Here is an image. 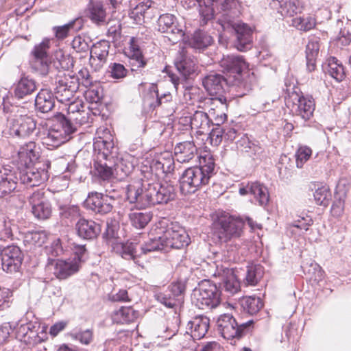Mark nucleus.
<instances>
[{"mask_svg":"<svg viewBox=\"0 0 351 351\" xmlns=\"http://www.w3.org/2000/svg\"><path fill=\"white\" fill-rule=\"evenodd\" d=\"M140 184L129 185L127 199L130 203H137L141 207L167 204L175 197L174 186L167 182L163 184L148 183L143 181Z\"/></svg>","mask_w":351,"mask_h":351,"instance_id":"nucleus-1","label":"nucleus"},{"mask_svg":"<svg viewBox=\"0 0 351 351\" xmlns=\"http://www.w3.org/2000/svg\"><path fill=\"white\" fill-rule=\"evenodd\" d=\"M215 167L213 155H199V166L186 169L180 180L182 193H194L202 186L208 184L215 173Z\"/></svg>","mask_w":351,"mask_h":351,"instance_id":"nucleus-2","label":"nucleus"},{"mask_svg":"<svg viewBox=\"0 0 351 351\" xmlns=\"http://www.w3.org/2000/svg\"><path fill=\"white\" fill-rule=\"evenodd\" d=\"M126 158L118 155H97L94 159V169L97 175L103 180H109L120 172L128 175L133 169L132 161L124 163Z\"/></svg>","mask_w":351,"mask_h":351,"instance_id":"nucleus-3","label":"nucleus"},{"mask_svg":"<svg viewBox=\"0 0 351 351\" xmlns=\"http://www.w3.org/2000/svg\"><path fill=\"white\" fill-rule=\"evenodd\" d=\"M155 231L160 234L167 251L172 248L180 249L190 243L189 234L177 223L167 224L165 221H160L156 225Z\"/></svg>","mask_w":351,"mask_h":351,"instance_id":"nucleus-4","label":"nucleus"},{"mask_svg":"<svg viewBox=\"0 0 351 351\" xmlns=\"http://www.w3.org/2000/svg\"><path fill=\"white\" fill-rule=\"evenodd\" d=\"M83 108L84 106L80 101L70 102L67 109L69 117L67 119L62 116L58 118L57 123L51 127L48 139H50L51 137L56 139L58 143L60 144L62 142V139L63 138H66V136L74 132L75 128L72 125L71 120L73 119L76 123L82 124V121L77 116H75V114L77 113V115L80 114L81 112H83Z\"/></svg>","mask_w":351,"mask_h":351,"instance_id":"nucleus-5","label":"nucleus"},{"mask_svg":"<svg viewBox=\"0 0 351 351\" xmlns=\"http://www.w3.org/2000/svg\"><path fill=\"white\" fill-rule=\"evenodd\" d=\"M220 291L210 280H203L193 290L192 303L199 309L216 308L221 302Z\"/></svg>","mask_w":351,"mask_h":351,"instance_id":"nucleus-6","label":"nucleus"},{"mask_svg":"<svg viewBox=\"0 0 351 351\" xmlns=\"http://www.w3.org/2000/svg\"><path fill=\"white\" fill-rule=\"evenodd\" d=\"M244 224L243 219L228 214L219 216L214 223L216 233L219 239L223 242L241 237Z\"/></svg>","mask_w":351,"mask_h":351,"instance_id":"nucleus-7","label":"nucleus"},{"mask_svg":"<svg viewBox=\"0 0 351 351\" xmlns=\"http://www.w3.org/2000/svg\"><path fill=\"white\" fill-rule=\"evenodd\" d=\"M175 66L178 73L182 75L179 77L177 74L169 71L166 68L165 70L170 78L171 82L177 90L178 86L184 82L191 75L193 74L197 69V62L195 58L189 54V53L182 49L180 51L175 60Z\"/></svg>","mask_w":351,"mask_h":351,"instance_id":"nucleus-8","label":"nucleus"},{"mask_svg":"<svg viewBox=\"0 0 351 351\" xmlns=\"http://www.w3.org/2000/svg\"><path fill=\"white\" fill-rule=\"evenodd\" d=\"M252 324L253 320L238 323L232 315L223 314L217 319V328L224 339H239L250 329Z\"/></svg>","mask_w":351,"mask_h":351,"instance_id":"nucleus-9","label":"nucleus"},{"mask_svg":"<svg viewBox=\"0 0 351 351\" xmlns=\"http://www.w3.org/2000/svg\"><path fill=\"white\" fill-rule=\"evenodd\" d=\"M114 190L105 193L91 192L89 193L84 204L88 209L91 210L96 214L106 215L110 213L113 208L115 202L114 195H112Z\"/></svg>","mask_w":351,"mask_h":351,"instance_id":"nucleus-10","label":"nucleus"},{"mask_svg":"<svg viewBox=\"0 0 351 351\" xmlns=\"http://www.w3.org/2000/svg\"><path fill=\"white\" fill-rule=\"evenodd\" d=\"M219 63L221 71L239 86L241 73L247 67L243 57L239 55L223 56Z\"/></svg>","mask_w":351,"mask_h":351,"instance_id":"nucleus-11","label":"nucleus"},{"mask_svg":"<svg viewBox=\"0 0 351 351\" xmlns=\"http://www.w3.org/2000/svg\"><path fill=\"white\" fill-rule=\"evenodd\" d=\"M51 46V39L45 38L36 44L31 51L32 67L40 74L45 75L49 72V64L47 60V52Z\"/></svg>","mask_w":351,"mask_h":351,"instance_id":"nucleus-12","label":"nucleus"},{"mask_svg":"<svg viewBox=\"0 0 351 351\" xmlns=\"http://www.w3.org/2000/svg\"><path fill=\"white\" fill-rule=\"evenodd\" d=\"M158 237L150 239L145 244L138 245H134L131 243L129 245L123 247V252L122 256L126 259H135L136 257L140 256L142 254H146L148 252L155 251H165L166 248L162 242V239H160V234H158Z\"/></svg>","mask_w":351,"mask_h":351,"instance_id":"nucleus-13","label":"nucleus"},{"mask_svg":"<svg viewBox=\"0 0 351 351\" xmlns=\"http://www.w3.org/2000/svg\"><path fill=\"white\" fill-rule=\"evenodd\" d=\"M29 204L32 206V213L35 217L39 219H48L52 213L50 203L45 197V192L36 190L27 196Z\"/></svg>","mask_w":351,"mask_h":351,"instance_id":"nucleus-14","label":"nucleus"},{"mask_svg":"<svg viewBox=\"0 0 351 351\" xmlns=\"http://www.w3.org/2000/svg\"><path fill=\"white\" fill-rule=\"evenodd\" d=\"M50 167V162H38L36 168L27 169L20 176L21 183L27 186H39L47 179V169Z\"/></svg>","mask_w":351,"mask_h":351,"instance_id":"nucleus-15","label":"nucleus"},{"mask_svg":"<svg viewBox=\"0 0 351 351\" xmlns=\"http://www.w3.org/2000/svg\"><path fill=\"white\" fill-rule=\"evenodd\" d=\"M239 86L230 78H226L220 74L213 72L206 75L203 80V85L210 95H217L222 93L228 85Z\"/></svg>","mask_w":351,"mask_h":351,"instance_id":"nucleus-16","label":"nucleus"},{"mask_svg":"<svg viewBox=\"0 0 351 351\" xmlns=\"http://www.w3.org/2000/svg\"><path fill=\"white\" fill-rule=\"evenodd\" d=\"M1 260L4 271L10 273L16 272L21 265L23 254L18 246H8L2 253Z\"/></svg>","mask_w":351,"mask_h":351,"instance_id":"nucleus-17","label":"nucleus"},{"mask_svg":"<svg viewBox=\"0 0 351 351\" xmlns=\"http://www.w3.org/2000/svg\"><path fill=\"white\" fill-rule=\"evenodd\" d=\"M293 101L292 111L304 121L309 120L315 110L314 101L311 97L300 96L293 94L291 96Z\"/></svg>","mask_w":351,"mask_h":351,"instance_id":"nucleus-18","label":"nucleus"},{"mask_svg":"<svg viewBox=\"0 0 351 351\" xmlns=\"http://www.w3.org/2000/svg\"><path fill=\"white\" fill-rule=\"evenodd\" d=\"M110 45L107 40L94 44L90 50V64L95 71L100 70L106 64Z\"/></svg>","mask_w":351,"mask_h":351,"instance_id":"nucleus-19","label":"nucleus"},{"mask_svg":"<svg viewBox=\"0 0 351 351\" xmlns=\"http://www.w3.org/2000/svg\"><path fill=\"white\" fill-rule=\"evenodd\" d=\"M184 291L185 285L182 282L172 283L170 287L171 293H159L157 295V300L165 306L173 308L182 302Z\"/></svg>","mask_w":351,"mask_h":351,"instance_id":"nucleus-20","label":"nucleus"},{"mask_svg":"<svg viewBox=\"0 0 351 351\" xmlns=\"http://www.w3.org/2000/svg\"><path fill=\"white\" fill-rule=\"evenodd\" d=\"M36 129V122L30 117H20L11 121L9 134L13 136L25 138L30 135Z\"/></svg>","mask_w":351,"mask_h":351,"instance_id":"nucleus-21","label":"nucleus"},{"mask_svg":"<svg viewBox=\"0 0 351 351\" xmlns=\"http://www.w3.org/2000/svg\"><path fill=\"white\" fill-rule=\"evenodd\" d=\"M80 265V258L79 256L66 261L58 259L52 265L54 267L53 274L59 279H66L79 270Z\"/></svg>","mask_w":351,"mask_h":351,"instance_id":"nucleus-22","label":"nucleus"},{"mask_svg":"<svg viewBox=\"0 0 351 351\" xmlns=\"http://www.w3.org/2000/svg\"><path fill=\"white\" fill-rule=\"evenodd\" d=\"M237 33L235 47L240 51H245L251 49L252 43V29L245 23H238L234 25Z\"/></svg>","mask_w":351,"mask_h":351,"instance_id":"nucleus-23","label":"nucleus"},{"mask_svg":"<svg viewBox=\"0 0 351 351\" xmlns=\"http://www.w3.org/2000/svg\"><path fill=\"white\" fill-rule=\"evenodd\" d=\"M88 19L98 26L108 23L107 12L104 2L100 0H90L86 10Z\"/></svg>","mask_w":351,"mask_h":351,"instance_id":"nucleus-24","label":"nucleus"},{"mask_svg":"<svg viewBox=\"0 0 351 351\" xmlns=\"http://www.w3.org/2000/svg\"><path fill=\"white\" fill-rule=\"evenodd\" d=\"M239 193L241 195L248 193L253 195L261 206H265L269 202V196L267 189L259 182H251L246 186L240 187Z\"/></svg>","mask_w":351,"mask_h":351,"instance_id":"nucleus-25","label":"nucleus"},{"mask_svg":"<svg viewBox=\"0 0 351 351\" xmlns=\"http://www.w3.org/2000/svg\"><path fill=\"white\" fill-rule=\"evenodd\" d=\"M188 329L191 330V335L194 339L204 338L210 328V319L206 316L198 315L193 318L188 323Z\"/></svg>","mask_w":351,"mask_h":351,"instance_id":"nucleus-26","label":"nucleus"},{"mask_svg":"<svg viewBox=\"0 0 351 351\" xmlns=\"http://www.w3.org/2000/svg\"><path fill=\"white\" fill-rule=\"evenodd\" d=\"M76 230L79 237L84 239H93L99 234L101 227L94 221L80 219L76 223Z\"/></svg>","mask_w":351,"mask_h":351,"instance_id":"nucleus-27","label":"nucleus"},{"mask_svg":"<svg viewBox=\"0 0 351 351\" xmlns=\"http://www.w3.org/2000/svg\"><path fill=\"white\" fill-rule=\"evenodd\" d=\"M83 27V20L81 18L75 19L63 25L54 26L52 28L54 36L57 40H62L70 34L80 31Z\"/></svg>","mask_w":351,"mask_h":351,"instance_id":"nucleus-28","label":"nucleus"},{"mask_svg":"<svg viewBox=\"0 0 351 351\" xmlns=\"http://www.w3.org/2000/svg\"><path fill=\"white\" fill-rule=\"evenodd\" d=\"M176 21V19L173 14L160 15L157 21L158 30L162 33L182 35V30L178 27Z\"/></svg>","mask_w":351,"mask_h":351,"instance_id":"nucleus-29","label":"nucleus"},{"mask_svg":"<svg viewBox=\"0 0 351 351\" xmlns=\"http://www.w3.org/2000/svg\"><path fill=\"white\" fill-rule=\"evenodd\" d=\"M35 106L43 113L51 111L54 107V98L52 93L47 89H42L36 95Z\"/></svg>","mask_w":351,"mask_h":351,"instance_id":"nucleus-30","label":"nucleus"},{"mask_svg":"<svg viewBox=\"0 0 351 351\" xmlns=\"http://www.w3.org/2000/svg\"><path fill=\"white\" fill-rule=\"evenodd\" d=\"M36 88V82L33 79L28 77H22L16 84L14 95L18 99H23L32 94Z\"/></svg>","mask_w":351,"mask_h":351,"instance_id":"nucleus-31","label":"nucleus"},{"mask_svg":"<svg viewBox=\"0 0 351 351\" xmlns=\"http://www.w3.org/2000/svg\"><path fill=\"white\" fill-rule=\"evenodd\" d=\"M191 126L199 135L208 132L210 120L207 114L202 111H196L191 118Z\"/></svg>","mask_w":351,"mask_h":351,"instance_id":"nucleus-32","label":"nucleus"},{"mask_svg":"<svg viewBox=\"0 0 351 351\" xmlns=\"http://www.w3.org/2000/svg\"><path fill=\"white\" fill-rule=\"evenodd\" d=\"M16 180V177L13 173L0 172V198L10 194L16 189L17 187Z\"/></svg>","mask_w":351,"mask_h":351,"instance_id":"nucleus-33","label":"nucleus"},{"mask_svg":"<svg viewBox=\"0 0 351 351\" xmlns=\"http://www.w3.org/2000/svg\"><path fill=\"white\" fill-rule=\"evenodd\" d=\"M153 2L150 0H143L137 4L130 12V18L136 25H142L145 22V14L151 8Z\"/></svg>","mask_w":351,"mask_h":351,"instance_id":"nucleus-34","label":"nucleus"},{"mask_svg":"<svg viewBox=\"0 0 351 351\" xmlns=\"http://www.w3.org/2000/svg\"><path fill=\"white\" fill-rule=\"evenodd\" d=\"M319 50V42L316 40L308 41L306 47V69L309 72L315 71L316 58Z\"/></svg>","mask_w":351,"mask_h":351,"instance_id":"nucleus-35","label":"nucleus"},{"mask_svg":"<svg viewBox=\"0 0 351 351\" xmlns=\"http://www.w3.org/2000/svg\"><path fill=\"white\" fill-rule=\"evenodd\" d=\"M77 90V86L75 84L67 85L63 82H58L56 88V98L61 103L69 101L73 99Z\"/></svg>","mask_w":351,"mask_h":351,"instance_id":"nucleus-36","label":"nucleus"},{"mask_svg":"<svg viewBox=\"0 0 351 351\" xmlns=\"http://www.w3.org/2000/svg\"><path fill=\"white\" fill-rule=\"evenodd\" d=\"M326 72L337 82H341L346 76L344 66L341 62L335 57L328 58Z\"/></svg>","mask_w":351,"mask_h":351,"instance_id":"nucleus-37","label":"nucleus"},{"mask_svg":"<svg viewBox=\"0 0 351 351\" xmlns=\"http://www.w3.org/2000/svg\"><path fill=\"white\" fill-rule=\"evenodd\" d=\"M138 313L130 307H121L112 315V320L117 324H127L134 322Z\"/></svg>","mask_w":351,"mask_h":351,"instance_id":"nucleus-38","label":"nucleus"},{"mask_svg":"<svg viewBox=\"0 0 351 351\" xmlns=\"http://www.w3.org/2000/svg\"><path fill=\"white\" fill-rule=\"evenodd\" d=\"M152 215L149 212L134 210L129 214L131 224L138 229L144 228L150 221Z\"/></svg>","mask_w":351,"mask_h":351,"instance_id":"nucleus-39","label":"nucleus"},{"mask_svg":"<svg viewBox=\"0 0 351 351\" xmlns=\"http://www.w3.org/2000/svg\"><path fill=\"white\" fill-rule=\"evenodd\" d=\"M60 216L62 221L69 226L80 217V208L77 206H60Z\"/></svg>","mask_w":351,"mask_h":351,"instance_id":"nucleus-40","label":"nucleus"},{"mask_svg":"<svg viewBox=\"0 0 351 351\" xmlns=\"http://www.w3.org/2000/svg\"><path fill=\"white\" fill-rule=\"evenodd\" d=\"M241 305L247 313L254 315L261 310L263 306V303L260 298L248 296L241 300Z\"/></svg>","mask_w":351,"mask_h":351,"instance_id":"nucleus-41","label":"nucleus"},{"mask_svg":"<svg viewBox=\"0 0 351 351\" xmlns=\"http://www.w3.org/2000/svg\"><path fill=\"white\" fill-rule=\"evenodd\" d=\"M302 10V4L299 0H289L281 2L280 5V12L282 15L292 16L301 13Z\"/></svg>","mask_w":351,"mask_h":351,"instance_id":"nucleus-42","label":"nucleus"},{"mask_svg":"<svg viewBox=\"0 0 351 351\" xmlns=\"http://www.w3.org/2000/svg\"><path fill=\"white\" fill-rule=\"evenodd\" d=\"M213 43V38L206 32L197 31L194 33L191 39L192 47L197 49H203L208 47Z\"/></svg>","mask_w":351,"mask_h":351,"instance_id":"nucleus-43","label":"nucleus"},{"mask_svg":"<svg viewBox=\"0 0 351 351\" xmlns=\"http://www.w3.org/2000/svg\"><path fill=\"white\" fill-rule=\"evenodd\" d=\"M223 274L226 275L223 280L224 290L230 295L237 293L240 289V283L233 272L229 269H226Z\"/></svg>","mask_w":351,"mask_h":351,"instance_id":"nucleus-44","label":"nucleus"},{"mask_svg":"<svg viewBox=\"0 0 351 351\" xmlns=\"http://www.w3.org/2000/svg\"><path fill=\"white\" fill-rule=\"evenodd\" d=\"M263 270L260 265L247 267L245 282L247 285H255L262 278Z\"/></svg>","mask_w":351,"mask_h":351,"instance_id":"nucleus-45","label":"nucleus"},{"mask_svg":"<svg viewBox=\"0 0 351 351\" xmlns=\"http://www.w3.org/2000/svg\"><path fill=\"white\" fill-rule=\"evenodd\" d=\"M291 24L298 30L308 32L315 27L316 22L315 18L311 16H298L292 19Z\"/></svg>","mask_w":351,"mask_h":351,"instance_id":"nucleus-46","label":"nucleus"},{"mask_svg":"<svg viewBox=\"0 0 351 351\" xmlns=\"http://www.w3.org/2000/svg\"><path fill=\"white\" fill-rule=\"evenodd\" d=\"M19 163V168L25 167L28 169L36 168L38 162H49L41 155H16Z\"/></svg>","mask_w":351,"mask_h":351,"instance_id":"nucleus-47","label":"nucleus"},{"mask_svg":"<svg viewBox=\"0 0 351 351\" xmlns=\"http://www.w3.org/2000/svg\"><path fill=\"white\" fill-rule=\"evenodd\" d=\"M313 196L317 205L326 206L330 200L331 193L328 186L322 185L315 189Z\"/></svg>","mask_w":351,"mask_h":351,"instance_id":"nucleus-48","label":"nucleus"},{"mask_svg":"<svg viewBox=\"0 0 351 351\" xmlns=\"http://www.w3.org/2000/svg\"><path fill=\"white\" fill-rule=\"evenodd\" d=\"M94 154H112L115 152L112 141L95 139L93 144Z\"/></svg>","mask_w":351,"mask_h":351,"instance_id":"nucleus-49","label":"nucleus"},{"mask_svg":"<svg viewBox=\"0 0 351 351\" xmlns=\"http://www.w3.org/2000/svg\"><path fill=\"white\" fill-rule=\"evenodd\" d=\"M69 336L72 339L80 341L82 344L89 345L93 339V332L90 329L84 330H73Z\"/></svg>","mask_w":351,"mask_h":351,"instance_id":"nucleus-50","label":"nucleus"},{"mask_svg":"<svg viewBox=\"0 0 351 351\" xmlns=\"http://www.w3.org/2000/svg\"><path fill=\"white\" fill-rule=\"evenodd\" d=\"M216 8L214 2L208 3L207 0H204V5H200L199 14L201 16V23L203 25L211 21L215 15Z\"/></svg>","mask_w":351,"mask_h":351,"instance_id":"nucleus-51","label":"nucleus"},{"mask_svg":"<svg viewBox=\"0 0 351 351\" xmlns=\"http://www.w3.org/2000/svg\"><path fill=\"white\" fill-rule=\"evenodd\" d=\"M46 253L49 256L48 258V266L49 267L50 265H53L55 261L52 260L53 257H56L63 254V248L60 240L57 239L54 240L49 246H47L46 247Z\"/></svg>","mask_w":351,"mask_h":351,"instance_id":"nucleus-52","label":"nucleus"},{"mask_svg":"<svg viewBox=\"0 0 351 351\" xmlns=\"http://www.w3.org/2000/svg\"><path fill=\"white\" fill-rule=\"evenodd\" d=\"M144 100L151 108H156L161 104V98L158 95L155 84L149 85V92L145 95Z\"/></svg>","mask_w":351,"mask_h":351,"instance_id":"nucleus-53","label":"nucleus"},{"mask_svg":"<svg viewBox=\"0 0 351 351\" xmlns=\"http://www.w3.org/2000/svg\"><path fill=\"white\" fill-rule=\"evenodd\" d=\"M311 155H280L279 159L280 163L292 160L291 166H296L298 168L302 167L303 165L308 160Z\"/></svg>","mask_w":351,"mask_h":351,"instance_id":"nucleus-54","label":"nucleus"},{"mask_svg":"<svg viewBox=\"0 0 351 351\" xmlns=\"http://www.w3.org/2000/svg\"><path fill=\"white\" fill-rule=\"evenodd\" d=\"M55 57L58 61V66L64 70H69L73 66V59L69 54H65L62 51L56 53Z\"/></svg>","mask_w":351,"mask_h":351,"instance_id":"nucleus-55","label":"nucleus"},{"mask_svg":"<svg viewBox=\"0 0 351 351\" xmlns=\"http://www.w3.org/2000/svg\"><path fill=\"white\" fill-rule=\"evenodd\" d=\"M26 241L34 245L41 246L44 244L47 239V235L44 231H35L29 232L26 237Z\"/></svg>","mask_w":351,"mask_h":351,"instance_id":"nucleus-56","label":"nucleus"},{"mask_svg":"<svg viewBox=\"0 0 351 351\" xmlns=\"http://www.w3.org/2000/svg\"><path fill=\"white\" fill-rule=\"evenodd\" d=\"M108 72L110 76L116 80H121L126 77L128 70L120 63H112L109 65Z\"/></svg>","mask_w":351,"mask_h":351,"instance_id":"nucleus-57","label":"nucleus"},{"mask_svg":"<svg viewBox=\"0 0 351 351\" xmlns=\"http://www.w3.org/2000/svg\"><path fill=\"white\" fill-rule=\"evenodd\" d=\"M89 42L88 38L77 36L73 38L71 45L77 52H86L89 50Z\"/></svg>","mask_w":351,"mask_h":351,"instance_id":"nucleus-58","label":"nucleus"},{"mask_svg":"<svg viewBox=\"0 0 351 351\" xmlns=\"http://www.w3.org/2000/svg\"><path fill=\"white\" fill-rule=\"evenodd\" d=\"M207 2H214V5L219 12L230 10L237 5L235 0H207Z\"/></svg>","mask_w":351,"mask_h":351,"instance_id":"nucleus-59","label":"nucleus"},{"mask_svg":"<svg viewBox=\"0 0 351 351\" xmlns=\"http://www.w3.org/2000/svg\"><path fill=\"white\" fill-rule=\"evenodd\" d=\"M350 188V180L346 178H340L336 186V196L340 198H345Z\"/></svg>","mask_w":351,"mask_h":351,"instance_id":"nucleus-60","label":"nucleus"},{"mask_svg":"<svg viewBox=\"0 0 351 351\" xmlns=\"http://www.w3.org/2000/svg\"><path fill=\"white\" fill-rule=\"evenodd\" d=\"M130 64L132 71H137L145 66L146 62L144 60L141 51H135L134 53L131 54Z\"/></svg>","mask_w":351,"mask_h":351,"instance_id":"nucleus-61","label":"nucleus"},{"mask_svg":"<svg viewBox=\"0 0 351 351\" xmlns=\"http://www.w3.org/2000/svg\"><path fill=\"white\" fill-rule=\"evenodd\" d=\"M196 151V147L192 142L185 141L176 146L174 154H194Z\"/></svg>","mask_w":351,"mask_h":351,"instance_id":"nucleus-62","label":"nucleus"},{"mask_svg":"<svg viewBox=\"0 0 351 351\" xmlns=\"http://www.w3.org/2000/svg\"><path fill=\"white\" fill-rule=\"evenodd\" d=\"M12 230L10 222L3 221L0 223V240L8 241L12 238Z\"/></svg>","mask_w":351,"mask_h":351,"instance_id":"nucleus-63","label":"nucleus"},{"mask_svg":"<svg viewBox=\"0 0 351 351\" xmlns=\"http://www.w3.org/2000/svg\"><path fill=\"white\" fill-rule=\"evenodd\" d=\"M110 300L112 302H128L131 299L126 289H119L117 293L110 295Z\"/></svg>","mask_w":351,"mask_h":351,"instance_id":"nucleus-64","label":"nucleus"}]
</instances>
